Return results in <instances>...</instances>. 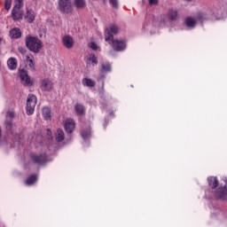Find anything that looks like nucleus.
Masks as SVG:
<instances>
[{"label":"nucleus","mask_w":227,"mask_h":227,"mask_svg":"<svg viewBox=\"0 0 227 227\" xmlns=\"http://www.w3.org/2000/svg\"><path fill=\"white\" fill-rule=\"evenodd\" d=\"M26 47L29 49L31 52H35V54H38L40 51H42V40H40L36 36L27 35L26 37Z\"/></svg>","instance_id":"nucleus-1"},{"label":"nucleus","mask_w":227,"mask_h":227,"mask_svg":"<svg viewBox=\"0 0 227 227\" xmlns=\"http://www.w3.org/2000/svg\"><path fill=\"white\" fill-rule=\"evenodd\" d=\"M205 20V15L203 12H198L195 17H188L184 20V24L186 27H195L197 22H203Z\"/></svg>","instance_id":"nucleus-2"},{"label":"nucleus","mask_w":227,"mask_h":227,"mask_svg":"<svg viewBox=\"0 0 227 227\" xmlns=\"http://www.w3.org/2000/svg\"><path fill=\"white\" fill-rule=\"evenodd\" d=\"M14 6L12 11V17L13 20H20L22 19V11H20V8L24 6V3H22V0H14Z\"/></svg>","instance_id":"nucleus-3"},{"label":"nucleus","mask_w":227,"mask_h":227,"mask_svg":"<svg viewBox=\"0 0 227 227\" xmlns=\"http://www.w3.org/2000/svg\"><path fill=\"white\" fill-rule=\"evenodd\" d=\"M120 33V27L116 25H111L105 29V42L111 43V40L114 39V35Z\"/></svg>","instance_id":"nucleus-4"},{"label":"nucleus","mask_w":227,"mask_h":227,"mask_svg":"<svg viewBox=\"0 0 227 227\" xmlns=\"http://www.w3.org/2000/svg\"><path fill=\"white\" fill-rule=\"evenodd\" d=\"M19 76L20 79V82L21 84H23V86H28V87L33 86L35 81L31 79V76L29 74H27V71L24 69L20 70Z\"/></svg>","instance_id":"nucleus-5"},{"label":"nucleus","mask_w":227,"mask_h":227,"mask_svg":"<svg viewBox=\"0 0 227 227\" xmlns=\"http://www.w3.org/2000/svg\"><path fill=\"white\" fill-rule=\"evenodd\" d=\"M36 96L33 95V94H29L27 99V107H26V111H27V114L30 115L33 114V113H35V107L36 106Z\"/></svg>","instance_id":"nucleus-6"},{"label":"nucleus","mask_w":227,"mask_h":227,"mask_svg":"<svg viewBox=\"0 0 227 227\" xmlns=\"http://www.w3.org/2000/svg\"><path fill=\"white\" fill-rule=\"evenodd\" d=\"M110 45H112L114 51H116L117 52H121V51H125V49H127V43L120 39L111 40Z\"/></svg>","instance_id":"nucleus-7"},{"label":"nucleus","mask_w":227,"mask_h":227,"mask_svg":"<svg viewBox=\"0 0 227 227\" xmlns=\"http://www.w3.org/2000/svg\"><path fill=\"white\" fill-rule=\"evenodd\" d=\"M30 159L32 162H35V164H38L39 166H42L47 162V156L45 154L31 153Z\"/></svg>","instance_id":"nucleus-8"},{"label":"nucleus","mask_w":227,"mask_h":227,"mask_svg":"<svg viewBox=\"0 0 227 227\" xmlns=\"http://www.w3.org/2000/svg\"><path fill=\"white\" fill-rule=\"evenodd\" d=\"M59 8L60 12L64 13H70L72 12V3L70 0H59Z\"/></svg>","instance_id":"nucleus-9"},{"label":"nucleus","mask_w":227,"mask_h":227,"mask_svg":"<svg viewBox=\"0 0 227 227\" xmlns=\"http://www.w3.org/2000/svg\"><path fill=\"white\" fill-rule=\"evenodd\" d=\"M64 129L67 134H72L75 130V121L74 119H66L64 121Z\"/></svg>","instance_id":"nucleus-10"},{"label":"nucleus","mask_w":227,"mask_h":227,"mask_svg":"<svg viewBox=\"0 0 227 227\" xmlns=\"http://www.w3.org/2000/svg\"><path fill=\"white\" fill-rule=\"evenodd\" d=\"M52 86V81L49 78H44L41 81V90H43V91H51Z\"/></svg>","instance_id":"nucleus-11"},{"label":"nucleus","mask_w":227,"mask_h":227,"mask_svg":"<svg viewBox=\"0 0 227 227\" xmlns=\"http://www.w3.org/2000/svg\"><path fill=\"white\" fill-rule=\"evenodd\" d=\"M62 43L66 49H72V47H74V37L71 35H64L62 38Z\"/></svg>","instance_id":"nucleus-12"},{"label":"nucleus","mask_w":227,"mask_h":227,"mask_svg":"<svg viewBox=\"0 0 227 227\" xmlns=\"http://www.w3.org/2000/svg\"><path fill=\"white\" fill-rule=\"evenodd\" d=\"M25 19L27 21L29 22V24L35 22V11L27 9Z\"/></svg>","instance_id":"nucleus-13"},{"label":"nucleus","mask_w":227,"mask_h":227,"mask_svg":"<svg viewBox=\"0 0 227 227\" xmlns=\"http://www.w3.org/2000/svg\"><path fill=\"white\" fill-rule=\"evenodd\" d=\"M216 198L219 200H227V190L226 187L219 188L216 192Z\"/></svg>","instance_id":"nucleus-14"},{"label":"nucleus","mask_w":227,"mask_h":227,"mask_svg":"<svg viewBox=\"0 0 227 227\" xmlns=\"http://www.w3.org/2000/svg\"><path fill=\"white\" fill-rule=\"evenodd\" d=\"M9 35L11 36V38H20V36H22V32H20V28H12L10 30Z\"/></svg>","instance_id":"nucleus-15"},{"label":"nucleus","mask_w":227,"mask_h":227,"mask_svg":"<svg viewBox=\"0 0 227 227\" xmlns=\"http://www.w3.org/2000/svg\"><path fill=\"white\" fill-rule=\"evenodd\" d=\"M17 59L15 58H10L7 60V67L10 70H16L17 69Z\"/></svg>","instance_id":"nucleus-16"},{"label":"nucleus","mask_w":227,"mask_h":227,"mask_svg":"<svg viewBox=\"0 0 227 227\" xmlns=\"http://www.w3.org/2000/svg\"><path fill=\"white\" fill-rule=\"evenodd\" d=\"M168 19L169 20H176L178 19V11L171 9L168 12Z\"/></svg>","instance_id":"nucleus-17"},{"label":"nucleus","mask_w":227,"mask_h":227,"mask_svg":"<svg viewBox=\"0 0 227 227\" xmlns=\"http://www.w3.org/2000/svg\"><path fill=\"white\" fill-rule=\"evenodd\" d=\"M26 63L28 65L29 68L35 69V57H33V55H26Z\"/></svg>","instance_id":"nucleus-18"},{"label":"nucleus","mask_w":227,"mask_h":227,"mask_svg":"<svg viewBox=\"0 0 227 227\" xmlns=\"http://www.w3.org/2000/svg\"><path fill=\"white\" fill-rule=\"evenodd\" d=\"M75 113L78 114V116H82L84 113H86V108H84V106L81 104H76L74 106Z\"/></svg>","instance_id":"nucleus-19"},{"label":"nucleus","mask_w":227,"mask_h":227,"mask_svg":"<svg viewBox=\"0 0 227 227\" xmlns=\"http://www.w3.org/2000/svg\"><path fill=\"white\" fill-rule=\"evenodd\" d=\"M98 60H97V58L95 57V54H90L87 57V65H92V67H95L98 65Z\"/></svg>","instance_id":"nucleus-20"},{"label":"nucleus","mask_w":227,"mask_h":227,"mask_svg":"<svg viewBox=\"0 0 227 227\" xmlns=\"http://www.w3.org/2000/svg\"><path fill=\"white\" fill-rule=\"evenodd\" d=\"M55 139L59 143H61V141H63L65 139V132L63 131V129H57V132L55 135Z\"/></svg>","instance_id":"nucleus-21"},{"label":"nucleus","mask_w":227,"mask_h":227,"mask_svg":"<svg viewBox=\"0 0 227 227\" xmlns=\"http://www.w3.org/2000/svg\"><path fill=\"white\" fill-rule=\"evenodd\" d=\"M207 182H208L209 187H211V189H215V187L217 185H219V182L217 181V177H214V176L208 177Z\"/></svg>","instance_id":"nucleus-22"},{"label":"nucleus","mask_w":227,"mask_h":227,"mask_svg":"<svg viewBox=\"0 0 227 227\" xmlns=\"http://www.w3.org/2000/svg\"><path fill=\"white\" fill-rule=\"evenodd\" d=\"M82 84L83 86H87L88 88H93L95 86V81L90 78H83L82 81Z\"/></svg>","instance_id":"nucleus-23"},{"label":"nucleus","mask_w":227,"mask_h":227,"mask_svg":"<svg viewBox=\"0 0 227 227\" xmlns=\"http://www.w3.org/2000/svg\"><path fill=\"white\" fill-rule=\"evenodd\" d=\"M43 116L44 120H51V108L49 106L43 108Z\"/></svg>","instance_id":"nucleus-24"},{"label":"nucleus","mask_w":227,"mask_h":227,"mask_svg":"<svg viewBox=\"0 0 227 227\" xmlns=\"http://www.w3.org/2000/svg\"><path fill=\"white\" fill-rule=\"evenodd\" d=\"M74 4L75 8L82 9L86 7V0H74Z\"/></svg>","instance_id":"nucleus-25"},{"label":"nucleus","mask_w":227,"mask_h":227,"mask_svg":"<svg viewBox=\"0 0 227 227\" xmlns=\"http://www.w3.org/2000/svg\"><path fill=\"white\" fill-rule=\"evenodd\" d=\"M36 180H38V176L36 175H33L26 180L25 184L27 185H33Z\"/></svg>","instance_id":"nucleus-26"},{"label":"nucleus","mask_w":227,"mask_h":227,"mask_svg":"<svg viewBox=\"0 0 227 227\" xmlns=\"http://www.w3.org/2000/svg\"><path fill=\"white\" fill-rule=\"evenodd\" d=\"M101 72H111V64L109 63L101 64Z\"/></svg>","instance_id":"nucleus-27"},{"label":"nucleus","mask_w":227,"mask_h":227,"mask_svg":"<svg viewBox=\"0 0 227 227\" xmlns=\"http://www.w3.org/2000/svg\"><path fill=\"white\" fill-rule=\"evenodd\" d=\"M82 137L83 139H88V137H90V136H91V130L87 129L86 131H82L81 132Z\"/></svg>","instance_id":"nucleus-28"},{"label":"nucleus","mask_w":227,"mask_h":227,"mask_svg":"<svg viewBox=\"0 0 227 227\" xmlns=\"http://www.w3.org/2000/svg\"><path fill=\"white\" fill-rule=\"evenodd\" d=\"M15 116V113L13 111H9L6 114V120H12Z\"/></svg>","instance_id":"nucleus-29"},{"label":"nucleus","mask_w":227,"mask_h":227,"mask_svg":"<svg viewBox=\"0 0 227 227\" xmlns=\"http://www.w3.org/2000/svg\"><path fill=\"white\" fill-rule=\"evenodd\" d=\"M4 8L7 11L12 8V0H5Z\"/></svg>","instance_id":"nucleus-30"},{"label":"nucleus","mask_w":227,"mask_h":227,"mask_svg":"<svg viewBox=\"0 0 227 227\" xmlns=\"http://www.w3.org/2000/svg\"><path fill=\"white\" fill-rule=\"evenodd\" d=\"M89 47L92 49V51H97L98 49V46L97 45V43L93 42L89 43Z\"/></svg>","instance_id":"nucleus-31"},{"label":"nucleus","mask_w":227,"mask_h":227,"mask_svg":"<svg viewBox=\"0 0 227 227\" xmlns=\"http://www.w3.org/2000/svg\"><path fill=\"white\" fill-rule=\"evenodd\" d=\"M110 4H112L113 8H118V0H109Z\"/></svg>","instance_id":"nucleus-32"},{"label":"nucleus","mask_w":227,"mask_h":227,"mask_svg":"<svg viewBox=\"0 0 227 227\" xmlns=\"http://www.w3.org/2000/svg\"><path fill=\"white\" fill-rule=\"evenodd\" d=\"M5 127H6L7 130H11V129H12V121H5Z\"/></svg>","instance_id":"nucleus-33"},{"label":"nucleus","mask_w":227,"mask_h":227,"mask_svg":"<svg viewBox=\"0 0 227 227\" xmlns=\"http://www.w3.org/2000/svg\"><path fill=\"white\" fill-rule=\"evenodd\" d=\"M159 3V0H149L150 4H157Z\"/></svg>","instance_id":"nucleus-34"},{"label":"nucleus","mask_w":227,"mask_h":227,"mask_svg":"<svg viewBox=\"0 0 227 227\" xmlns=\"http://www.w3.org/2000/svg\"><path fill=\"white\" fill-rule=\"evenodd\" d=\"M47 134H48V136L50 137H51V136H52V132L51 131V130H47Z\"/></svg>","instance_id":"nucleus-35"},{"label":"nucleus","mask_w":227,"mask_h":227,"mask_svg":"<svg viewBox=\"0 0 227 227\" xmlns=\"http://www.w3.org/2000/svg\"><path fill=\"white\" fill-rule=\"evenodd\" d=\"M19 51H20V52H21L22 54H24V52H26V51H25L24 49H22V48H20Z\"/></svg>","instance_id":"nucleus-36"},{"label":"nucleus","mask_w":227,"mask_h":227,"mask_svg":"<svg viewBox=\"0 0 227 227\" xmlns=\"http://www.w3.org/2000/svg\"><path fill=\"white\" fill-rule=\"evenodd\" d=\"M188 3H191V2H192V0H186Z\"/></svg>","instance_id":"nucleus-37"},{"label":"nucleus","mask_w":227,"mask_h":227,"mask_svg":"<svg viewBox=\"0 0 227 227\" xmlns=\"http://www.w3.org/2000/svg\"><path fill=\"white\" fill-rule=\"evenodd\" d=\"M2 38H3V37H1V35H0V43H1V40H2Z\"/></svg>","instance_id":"nucleus-38"},{"label":"nucleus","mask_w":227,"mask_h":227,"mask_svg":"<svg viewBox=\"0 0 227 227\" xmlns=\"http://www.w3.org/2000/svg\"><path fill=\"white\" fill-rule=\"evenodd\" d=\"M37 139H40V137H37Z\"/></svg>","instance_id":"nucleus-39"}]
</instances>
